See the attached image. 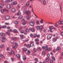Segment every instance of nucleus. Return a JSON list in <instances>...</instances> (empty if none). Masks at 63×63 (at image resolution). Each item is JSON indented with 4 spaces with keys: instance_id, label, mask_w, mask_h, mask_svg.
Returning <instances> with one entry per match:
<instances>
[{
    "instance_id": "1",
    "label": "nucleus",
    "mask_w": 63,
    "mask_h": 63,
    "mask_svg": "<svg viewBox=\"0 0 63 63\" xmlns=\"http://www.w3.org/2000/svg\"><path fill=\"white\" fill-rule=\"evenodd\" d=\"M36 28L37 29H38L40 30H42L43 28V27H42V26H36Z\"/></svg>"
},
{
    "instance_id": "2",
    "label": "nucleus",
    "mask_w": 63,
    "mask_h": 63,
    "mask_svg": "<svg viewBox=\"0 0 63 63\" xmlns=\"http://www.w3.org/2000/svg\"><path fill=\"white\" fill-rule=\"evenodd\" d=\"M30 25L33 26L35 24V22L34 21H32L30 23Z\"/></svg>"
},
{
    "instance_id": "3",
    "label": "nucleus",
    "mask_w": 63,
    "mask_h": 63,
    "mask_svg": "<svg viewBox=\"0 0 63 63\" xmlns=\"http://www.w3.org/2000/svg\"><path fill=\"white\" fill-rule=\"evenodd\" d=\"M29 30L31 31L32 32H35V29L33 28H30L29 29Z\"/></svg>"
},
{
    "instance_id": "4",
    "label": "nucleus",
    "mask_w": 63,
    "mask_h": 63,
    "mask_svg": "<svg viewBox=\"0 0 63 63\" xmlns=\"http://www.w3.org/2000/svg\"><path fill=\"white\" fill-rule=\"evenodd\" d=\"M51 37H52V35L50 34H49L48 35L47 37V39H48V40H50Z\"/></svg>"
},
{
    "instance_id": "5",
    "label": "nucleus",
    "mask_w": 63,
    "mask_h": 63,
    "mask_svg": "<svg viewBox=\"0 0 63 63\" xmlns=\"http://www.w3.org/2000/svg\"><path fill=\"white\" fill-rule=\"evenodd\" d=\"M26 17L27 18V20H29V19L31 17V16L30 15H28L26 16Z\"/></svg>"
},
{
    "instance_id": "6",
    "label": "nucleus",
    "mask_w": 63,
    "mask_h": 63,
    "mask_svg": "<svg viewBox=\"0 0 63 63\" xmlns=\"http://www.w3.org/2000/svg\"><path fill=\"white\" fill-rule=\"evenodd\" d=\"M22 22H24V23H22V24L23 25H25L26 24V21L24 19H23L22 20Z\"/></svg>"
},
{
    "instance_id": "7",
    "label": "nucleus",
    "mask_w": 63,
    "mask_h": 63,
    "mask_svg": "<svg viewBox=\"0 0 63 63\" xmlns=\"http://www.w3.org/2000/svg\"><path fill=\"white\" fill-rule=\"evenodd\" d=\"M11 6L12 7V5L10 4H8L7 6V8L8 9H9L11 8Z\"/></svg>"
},
{
    "instance_id": "8",
    "label": "nucleus",
    "mask_w": 63,
    "mask_h": 63,
    "mask_svg": "<svg viewBox=\"0 0 63 63\" xmlns=\"http://www.w3.org/2000/svg\"><path fill=\"white\" fill-rule=\"evenodd\" d=\"M52 41L54 42H55L56 41H57V39L56 38H54L52 39Z\"/></svg>"
},
{
    "instance_id": "9",
    "label": "nucleus",
    "mask_w": 63,
    "mask_h": 63,
    "mask_svg": "<svg viewBox=\"0 0 63 63\" xmlns=\"http://www.w3.org/2000/svg\"><path fill=\"white\" fill-rule=\"evenodd\" d=\"M48 48V46L47 45H46V47L45 46H43V47H42V48L43 49H45L46 50L47 48Z\"/></svg>"
},
{
    "instance_id": "10",
    "label": "nucleus",
    "mask_w": 63,
    "mask_h": 63,
    "mask_svg": "<svg viewBox=\"0 0 63 63\" xmlns=\"http://www.w3.org/2000/svg\"><path fill=\"white\" fill-rule=\"evenodd\" d=\"M2 39L1 40L2 42H4L6 39V37H2Z\"/></svg>"
},
{
    "instance_id": "11",
    "label": "nucleus",
    "mask_w": 63,
    "mask_h": 63,
    "mask_svg": "<svg viewBox=\"0 0 63 63\" xmlns=\"http://www.w3.org/2000/svg\"><path fill=\"white\" fill-rule=\"evenodd\" d=\"M10 27H7V29H8V31H10V32H13V30H12V29H10Z\"/></svg>"
},
{
    "instance_id": "12",
    "label": "nucleus",
    "mask_w": 63,
    "mask_h": 63,
    "mask_svg": "<svg viewBox=\"0 0 63 63\" xmlns=\"http://www.w3.org/2000/svg\"><path fill=\"white\" fill-rule=\"evenodd\" d=\"M5 19L6 20H9L10 19V16H5Z\"/></svg>"
},
{
    "instance_id": "13",
    "label": "nucleus",
    "mask_w": 63,
    "mask_h": 63,
    "mask_svg": "<svg viewBox=\"0 0 63 63\" xmlns=\"http://www.w3.org/2000/svg\"><path fill=\"white\" fill-rule=\"evenodd\" d=\"M8 53L10 55V54H14V51H13V50H11V53L9 52Z\"/></svg>"
},
{
    "instance_id": "14",
    "label": "nucleus",
    "mask_w": 63,
    "mask_h": 63,
    "mask_svg": "<svg viewBox=\"0 0 63 63\" xmlns=\"http://www.w3.org/2000/svg\"><path fill=\"white\" fill-rule=\"evenodd\" d=\"M6 11V9L5 8L4 9H1V10L0 11L1 13H3L4 12H5Z\"/></svg>"
},
{
    "instance_id": "15",
    "label": "nucleus",
    "mask_w": 63,
    "mask_h": 63,
    "mask_svg": "<svg viewBox=\"0 0 63 63\" xmlns=\"http://www.w3.org/2000/svg\"><path fill=\"white\" fill-rule=\"evenodd\" d=\"M17 3V2L16 1H15L12 3V5H16Z\"/></svg>"
},
{
    "instance_id": "16",
    "label": "nucleus",
    "mask_w": 63,
    "mask_h": 63,
    "mask_svg": "<svg viewBox=\"0 0 63 63\" xmlns=\"http://www.w3.org/2000/svg\"><path fill=\"white\" fill-rule=\"evenodd\" d=\"M0 35H1V36H5L6 34H5L3 33H0Z\"/></svg>"
},
{
    "instance_id": "17",
    "label": "nucleus",
    "mask_w": 63,
    "mask_h": 63,
    "mask_svg": "<svg viewBox=\"0 0 63 63\" xmlns=\"http://www.w3.org/2000/svg\"><path fill=\"white\" fill-rule=\"evenodd\" d=\"M30 13V11L29 10L26 11L25 13L26 14H29Z\"/></svg>"
},
{
    "instance_id": "18",
    "label": "nucleus",
    "mask_w": 63,
    "mask_h": 63,
    "mask_svg": "<svg viewBox=\"0 0 63 63\" xmlns=\"http://www.w3.org/2000/svg\"><path fill=\"white\" fill-rule=\"evenodd\" d=\"M58 23L59 24H63V21H60L58 22Z\"/></svg>"
},
{
    "instance_id": "19",
    "label": "nucleus",
    "mask_w": 63,
    "mask_h": 63,
    "mask_svg": "<svg viewBox=\"0 0 63 63\" xmlns=\"http://www.w3.org/2000/svg\"><path fill=\"white\" fill-rule=\"evenodd\" d=\"M50 59L49 57L46 58V62H48V61H49Z\"/></svg>"
},
{
    "instance_id": "20",
    "label": "nucleus",
    "mask_w": 63,
    "mask_h": 63,
    "mask_svg": "<svg viewBox=\"0 0 63 63\" xmlns=\"http://www.w3.org/2000/svg\"><path fill=\"white\" fill-rule=\"evenodd\" d=\"M22 49L23 51H26L27 50V48H23Z\"/></svg>"
},
{
    "instance_id": "21",
    "label": "nucleus",
    "mask_w": 63,
    "mask_h": 63,
    "mask_svg": "<svg viewBox=\"0 0 63 63\" xmlns=\"http://www.w3.org/2000/svg\"><path fill=\"white\" fill-rule=\"evenodd\" d=\"M20 36L21 37V40H22V39H24V38L23 37V36H24V35H22V34L20 35Z\"/></svg>"
},
{
    "instance_id": "22",
    "label": "nucleus",
    "mask_w": 63,
    "mask_h": 63,
    "mask_svg": "<svg viewBox=\"0 0 63 63\" xmlns=\"http://www.w3.org/2000/svg\"><path fill=\"white\" fill-rule=\"evenodd\" d=\"M32 12L33 14H34V15L35 16H36V17H37V18H38L39 17H38L37 16H36V14H35V13H34V10H33V9H32Z\"/></svg>"
},
{
    "instance_id": "23",
    "label": "nucleus",
    "mask_w": 63,
    "mask_h": 63,
    "mask_svg": "<svg viewBox=\"0 0 63 63\" xmlns=\"http://www.w3.org/2000/svg\"><path fill=\"white\" fill-rule=\"evenodd\" d=\"M61 49V47H58L56 48L57 50H59Z\"/></svg>"
},
{
    "instance_id": "24",
    "label": "nucleus",
    "mask_w": 63,
    "mask_h": 63,
    "mask_svg": "<svg viewBox=\"0 0 63 63\" xmlns=\"http://www.w3.org/2000/svg\"><path fill=\"white\" fill-rule=\"evenodd\" d=\"M34 42L33 41L31 44V47H33V46H34Z\"/></svg>"
},
{
    "instance_id": "25",
    "label": "nucleus",
    "mask_w": 63,
    "mask_h": 63,
    "mask_svg": "<svg viewBox=\"0 0 63 63\" xmlns=\"http://www.w3.org/2000/svg\"><path fill=\"white\" fill-rule=\"evenodd\" d=\"M21 12H20V10H19L18 11V12L17 14V15L19 16V15H21Z\"/></svg>"
},
{
    "instance_id": "26",
    "label": "nucleus",
    "mask_w": 63,
    "mask_h": 63,
    "mask_svg": "<svg viewBox=\"0 0 63 63\" xmlns=\"http://www.w3.org/2000/svg\"><path fill=\"white\" fill-rule=\"evenodd\" d=\"M16 11V9H15V8H12V12H15Z\"/></svg>"
},
{
    "instance_id": "27",
    "label": "nucleus",
    "mask_w": 63,
    "mask_h": 63,
    "mask_svg": "<svg viewBox=\"0 0 63 63\" xmlns=\"http://www.w3.org/2000/svg\"><path fill=\"white\" fill-rule=\"evenodd\" d=\"M43 21H44V20L43 19H41V20L40 21V23L41 24H43Z\"/></svg>"
},
{
    "instance_id": "28",
    "label": "nucleus",
    "mask_w": 63,
    "mask_h": 63,
    "mask_svg": "<svg viewBox=\"0 0 63 63\" xmlns=\"http://www.w3.org/2000/svg\"><path fill=\"white\" fill-rule=\"evenodd\" d=\"M27 54L28 55H29L30 54V51L29 50H28L27 51Z\"/></svg>"
},
{
    "instance_id": "29",
    "label": "nucleus",
    "mask_w": 63,
    "mask_h": 63,
    "mask_svg": "<svg viewBox=\"0 0 63 63\" xmlns=\"http://www.w3.org/2000/svg\"><path fill=\"white\" fill-rule=\"evenodd\" d=\"M22 17H23V16L21 15L18 18L19 19H21V18H22Z\"/></svg>"
},
{
    "instance_id": "30",
    "label": "nucleus",
    "mask_w": 63,
    "mask_h": 63,
    "mask_svg": "<svg viewBox=\"0 0 63 63\" xmlns=\"http://www.w3.org/2000/svg\"><path fill=\"white\" fill-rule=\"evenodd\" d=\"M51 50V48H46V50Z\"/></svg>"
},
{
    "instance_id": "31",
    "label": "nucleus",
    "mask_w": 63,
    "mask_h": 63,
    "mask_svg": "<svg viewBox=\"0 0 63 63\" xmlns=\"http://www.w3.org/2000/svg\"><path fill=\"white\" fill-rule=\"evenodd\" d=\"M23 58L24 60H25L26 59V57H25V56H23Z\"/></svg>"
},
{
    "instance_id": "32",
    "label": "nucleus",
    "mask_w": 63,
    "mask_h": 63,
    "mask_svg": "<svg viewBox=\"0 0 63 63\" xmlns=\"http://www.w3.org/2000/svg\"><path fill=\"white\" fill-rule=\"evenodd\" d=\"M14 31L15 33H17V32H18L17 30L16 29H14Z\"/></svg>"
},
{
    "instance_id": "33",
    "label": "nucleus",
    "mask_w": 63,
    "mask_h": 63,
    "mask_svg": "<svg viewBox=\"0 0 63 63\" xmlns=\"http://www.w3.org/2000/svg\"><path fill=\"white\" fill-rule=\"evenodd\" d=\"M14 23L15 24H18V22L17 21H15Z\"/></svg>"
},
{
    "instance_id": "34",
    "label": "nucleus",
    "mask_w": 63,
    "mask_h": 63,
    "mask_svg": "<svg viewBox=\"0 0 63 63\" xmlns=\"http://www.w3.org/2000/svg\"><path fill=\"white\" fill-rule=\"evenodd\" d=\"M15 40H16V39H17V38L16 37H14V38L13 37L12 38V40H15Z\"/></svg>"
},
{
    "instance_id": "35",
    "label": "nucleus",
    "mask_w": 63,
    "mask_h": 63,
    "mask_svg": "<svg viewBox=\"0 0 63 63\" xmlns=\"http://www.w3.org/2000/svg\"><path fill=\"white\" fill-rule=\"evenodd\" d=\"M9 2H10V1H9V0H7L5 1V3H9Z\"/></svg>"
},
{
    "instance_id": "36",
    "label": "nucleus",
    "mask_w": 63,
    "mask_h": 63,
    "mask_svg": "<svg viewBox=\"0 0 63 63\" xmlns=\"http://www.w3.org/2000/svg\"><path fill=\"white\" fill-rule=\"evenodd\" d=\"M31 45L30 44H28V46H27V47L28 48H30V47H31Z\"/></svg>"
},
{
    "instance_id": "37",
    "label": "nucleus",
    "mask_w": 63,
    "mask_h": 63,
    "mask_svg": "<svg viewBox=\"0 0 63 63\" xmlns=\"http://www.w3.org/2000/svg\"><path fill=\"white\" fill-rule=\"evenodd\" d=\"M43 2L44 4H46V1H45V0H43Z\"/></svg>"
},
{
    "instance_id": "38",
    "label": "nucleus",
    "mask_w": 63,
    "mask_h": 63,
    "mask_svg": "<svg viewBox=\"0 0 63 63\" xmlns=\"http://www.w3.org/2000/svg\"><path fill=\"white\" fill-rule=\"evenodd\" d=\"M5 25H10V23H5Z\"/></svg>"
},
{
    "instance_id": "39",
    "label": "nucleus",
    "mask_w": 63,
    "mask_h": 63,
    "mask_svg": "<svg viewBox=\"0 0 63 63\" xmlns=\"http://www.w3.org/2000/svg\"><path fill=\"white\" fill-rule=\"evenodd\" d=\"M16 56L17 57H18V58H20V55L19 54L17 55Z\"/></svg>"
},
{
    "instance_id": "40",
    "label": "nucleus",
    "mask_w": 63,
    "mask_h": 63,
    "mask_svg": "<svg viewBox=\"0 0 63 63\" xmlns=\"http://www.w3.org/2000/svg\"><path fill=\"white\" fill-rule=\"evenodd\" d=\"M49 29L51 30V29H53V26L49 28Z\"/></svg>"
},
{
    "instance_id": "41",
    "label": "nucleus",
    "mask_w": 63,
    "mask_h": 63,
    "mask_svg": "<svg viewBox=\"0 0 63 63\" xmlns=\"http://www.w3.org/2000/svg\"><path fill=\"white\" fill-rule=\"evenodd\" d=\"M33 50L34 52H37V49L35 48H34L33 49Z\"/></svg>"
},
{
    "instance_id": "42",
    "label": "nucleus",
    "mask_w": 63,
    "mask_h": 63,
    "mask_svg": "<svg viewBox=\"0 0 63 63\" xmlns=\"http://www.w3.org/2000/svg\"><path fill=\"white\" fill-rule=\"evenodd\" d=\"M29 3L28 2H27L26 3V6H29Z\"/></svg>"
},
{
    "instance_id": "43",
    "label": "nucleus",
    "mask_w": 63,
    "mask_h": 63,
    "mask_svg": "<svg viewBox=\"0 0 63 63\" xmlns=\"http://www.w3.org/2000/svg\"><path fill=\"white\" fill-rule=\"evenodd\" d=\"M26 32H29V29H27L26 30Z\"/></svg>"
},
{
    "instance_id": "44",
    "label": "nucleus",
    "mask_w": 63,
    "mask_h": 63,
    "mask_svg": "<svg viewBox=\"0 0 63 63\" xmlns=\"http://www.w3.org/2000/svg\"><path fill=\"white\" fill-rule=\"evenodd\" d=\"M36 22L37 24H39V21H37Z\"/></svg>"
},
{
    "instance_id": "45",
    "label": "nucleus",
    "mask_w": 63,
    "mask_h": 63,
    "mask_svg": "<svg viewBox=\"0 0 63 63\" xmlns=\"http://www.w3.org/2000/svg\"><path fill=\"white\" fill-rule=\"evenodd\" d=\"M3 28H6V26H2Z\"/></svg>"
},
{
    "instance_id": "46",
    "label": "nucleus",
    "mask_w": 63,
    "mask_h": 63,
    "mask_svg": "<svg viewBox=\"0 0 63 63\" xmlns=\"http://www.w3.org/2000/svg\"><path fill=\"white\" fill-rule=\"evenodd\" d=\"M35 41H39V39H38V38H36V39H35Z\"/></svg>"
},
{
    "instance_id": "47",
    "label": "nucleus",
    "mask_w": 63,
    "mask_h": 63,
    "mask_svg": "<svg viewBox=\"0 0 63 63\" xmlns=\"http://www.w3.org/2000/svg\"><path fill=\"white\" fill-rule=\"evenodd\" d=\"M24 32V31L23 30H22L21 31V33H23Z\"/></svg>"
},
{
    "instance_id": "48",
    "label": "nucleus",
    "mask_w": 63,
    "mask_h": 63,
    "mask_svg": "<svg viewBox=\"0 0 63 63\" xmlns=\"http://www.w3.org/2000/svg\"><path fill=\"white\" fill-rule=\"evenodd\" d=\"M53 61L52 60H51L50 62V63H53Z\"/></svg>"
},
{
    "instance_id": "49",
    "label": "nucleus",
    "mask_w": 63,
    "mask_h": 63,
    "mask_svg": "<svg viewBox=\"0 0 63 63\" xmlns=\"http://www.w3.org/2000/svg\"><path fill=\"white\" fill-rule=\"evenodd\" d=\"M29 41V39H26V40L25 41V42H28V41Z\"/></svg>"
},
{
    "instance_id": "50",
    "label": "nucleus",
    "mask_w": 63,
    "mask_h": 63,
    "mask_svg": "<svg viewBox=\"0 0 63 63\" xmlns=\"http://www.w3.org/2000/svg\"><path fill=\"white\" fill-rule=\"evenodd\" d=\"M53 51L54 52H56V51H57V50H56V49H54L53 50Z\"/></svg>"
},
{
    "instance_id": "51",
    "label": "nucleus",
    "mask_w": 63,
    "mask_h": 63,
    "mask_svg": "<svg viewBox=\"0 0 63 63\" xmlns=\"http://www.w3.org/2000/svg\"><path fill=\"white\" fill-rule=\"evenodd\" d=\"M15 44L16 46H18V44L17 43H15Z\"/></svg>"
},
{
    "instance_id": "52",
    "label": "nucleus",
    "mask_w": 63,
    "mask_h": 63,
    "mask_svg": "<svg viewBox=\"0 0 63 63\" xmlns=\"http://www.w3.org/2000/svg\"><path fill=\"white\" fill-rule=\"evenodd\" d=\"M1 58H4V57L3 55H1Z\"/></svg>"
},
{
    "instance_id": "53",
    "label": "nucleus",
    "mask_w": 63,
    "mask_h": 63,
    "mask_svg": "<svg viewBox=\"0 0 63 63\" xmlns=\"http://www.w3.org/2000/svg\"><path fill=\"white\" fill-rule=\"evenodd\" d=\"M43 32H46V30L45 29H44L43 30Z\"/></svg>"
},
{
    "instance_id": "54",
    "label": "nucleus",
    "mask_w": 63,
    "mask_h": 63,
    "mask_svg": "<svg viewBox=\"0 0 63 63\" xmlns=\"http://www.w3.org/2000/svg\"><path fill=\"white\" fill-rule=\"evenodd\" d=\"M56 38H57L58 39H59V38H60V37H59V36H56Z\"/></svg>"
},
{
    "instance_id": "55",
    "label": "nucleus",
    "mask_w": 63,
    "mask_h": 63,
    "mask_svg": "<svg viewBox=\"0 0 63 63\" xmlns=\"http://www.w3.org/2000/svg\"><path fill=\"white\" fill-rule=\"evenodd\" d=\"M13 47L14 48H16V46H14Z\"/></svg>"
},
{
    "instance_id": "56",
    "label": "nucleus",
    "mask_w": 63,
    "mask_h": 63,
    "mask_svg": "<svg viewBox=\"0 0 63 63\" xmlns=\"http://www.w3.org/2000/svg\"><path fill=\"white\" fill-rule=\"evenodd\" d=\"M1 5L2 6H4V4L3 3H1Z\"/></svg>"
},
{
    "instance_id": "57",
    "label": "nucleus",
    "mask_w": 63,
    "mask_h": 63,
    "mask_svg": "<svg viewBox=\"0 0 63 63\" xmlns=\"http://www.w3.org/2000/svg\"><path fill=\"white\" fill-rule=\"evenodd\" d=\"M45 53V51H43L42 52V54H44Z\"/></svg>"
},
{
    "instance_id": "58",
    "label": "nucleus",
    "mask_w": 63,
    "mask_h": 63,
    "mask_svg": "<svg viewBox=\"0 0 63 63\" xmlns=\"http://www.w3.org/2000/svg\"><path fill=\"white\" fill-rule=\"evenodd\" d=\"M47 57H49V56H50V55L49 54H48L47 55Z\"/></svg>"
},
{
    "instance_id": "59",
    "label": "nucleus",
    "mask_w": 63,
    "mask_h": 63,
    "mask_svg": "<svg viewBox=\"0 0 63 63\" xmlns=\"http://www.w3.org/2000/svg\"><path fill=\"white\" fill-rule=\"evenodd\" d=\"M35 60L36 61H38V59L36 58H35Z\"/></svg>"
},
{
    "instance_id": "60",
    "label": "nucleus",
    "mask_w": 63,
    "mask_h": 63,
    "mask_svg": "<svg viewBox=\"0 0 63 63\" xmlns=\"http://www.w3.org/2000/svg\"><path fill=\"white\" fill-rule=\"evenodd\" d=\"M52 59H53V60H55V57H52Z\"/></svg>"
},
{
    "instance_id": "61",
    "label": "nucleus",
    "mask_w": 63,
    "mask_h": 63,
    "mask_svg": "<svg viewBox=\"0 0 63 63\" xmlns=\"http://www.w3.org/2000/svg\"><path fill=\"white\" fill-rule=\"evenodd\" d=\"M3 47V45H2L0 46V47L2 48Z\"/></svg>"
},
{
    "instance_id": "62",
    "label": "nucleus",
    "mask_w": 63,
    "mask_h": 63,
    "mask_svg": "<svg viewBox=\"0 0 63 63\" xmlns=\"http://www.w3.org/2000/svg\"><path fill=\"white\" fill-rule=\"evenodd\" d=\"M30 36L31 37H33V34H31Z\"/></svg>"
},
{
    "instance_id": "63",
    "label": "nucleus",
    "mask_w": 63,
    "mask_h": 63,
    "mask_svg": "<svg viewBox=\"0 0 63 63\" xmlns=\"http://www.w3.org/2000/svg\"><path fill=\"white\" fill-rule=\"evenodd\" d=\"M24 9H27V7H26L25 6L24 7Z\"/></svg>"
},
{
    "instance_id": "64",
    "label": "nucleus",
    "mask_w": 63,
    "mask_h": 63,
    "mask_svg": "<svg viewBox=\"0 0 63 63\" xmlns=\"http://www.w3.org/2000/svg\"><path fill=\"white\" fill-rule=\"evenodd\" d=\"M7 50H9V48H7Z\"/></svg>"
}]
</instances>
